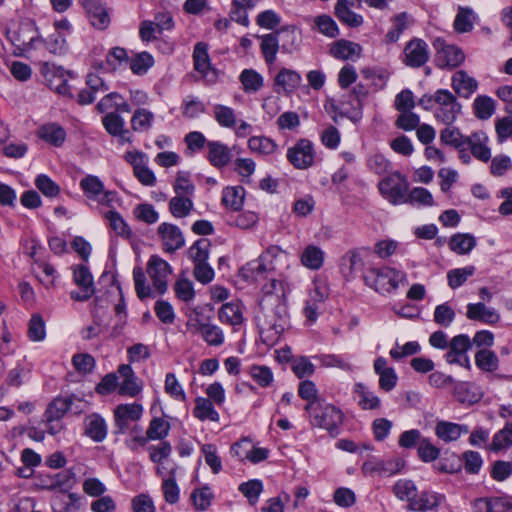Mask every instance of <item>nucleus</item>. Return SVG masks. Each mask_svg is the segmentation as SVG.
<instances>
[{
  "instance_id": "1",
  "label": "nucleus",
  "mask_w": 512,
  "mask_h": 512,
  "mask_svg": "<svg viewBox=\"0 0 512 512\" xmlns=\"http://www.w3.org/2000/svg\"><path fill=\"white\" fill-rule=\"evenodd\" d=\"M304 410L312 427L326 430L332 436L338 434L339 426L343 422V413L339 408L323 399L307 403Z\"/></svg>"
},
{
  "instance_id": "2",
  "label": "nucleus",
  "mask_w": 512,
  "mask_h": 512,
  "mask_svg": "<svg viewBox=\"0 0 512 512\" xmlns=\"http://www.w3.org/2000/svg\"><path fill=\"white\" fill-rule=\"evenodd\" d=\"M405 280V273L388 266L380 268L372 267L367 269L363 274L365 285L380 294H386L396 290L400 283Z\"/></svg>"
},
{
  "instance_id": "3",
  "label": "nucleus",
  "mask_w": 512,
  "mask_h": 512,
  "mask_svg": "<svg viewBox=\"0 0 512 512\" xmlns=\"http://www.w3.org/2000/svg\"><path fill=\"white\" fill-rule=\"evenodd\" d=\"M261 39L260 49L267 64H273L276 61L277 52L282 41L281 48L284 52H290L294 43V31L283 29L276 33L259 36Z\"/></svg>"
},
{
  "instance_id": "4",
  "label": "nucleus",
  "mask_w": 512,
  "mask_h": 512,
  "mask_svg": "<svg viewBox=\"0 0 512 512\" xmlns=\"http://www.w3.org/2000/svg\"><path fill=\"white\" fill-rule=\"evenodd\" d=\"M381 195L391 204L398 205L405 202L408 192V181L399 171L388 173L378 184Z\"/></svg>"
},
{
  "instance_id": "5",
  "label": "nucleus",
  "mask_w": 512,
  "mask_h": 512,
  "mask_svg": "<svg viewBox=\"0 0 512 512\" xmlns=\"http://www.w3.org/2000/svg\"><path fill=\"white\" fill-rule=\"evenodd\" d=\"M434 117L446 125H452L461 111V104L455 95L447 89L436 91Z\"/></svg>"
},
{
  "instance_id": "6",
  "label": "nucleus",
  "mask_w": 512,
  "mask_h": 512,
  "mask_svg": "<svg viewBox=\"0 0 512 512\" xmlns=\"http://www.w3.org/2000/svg\"><path fill=\"white\" fill-rule=\"evenodd\" d=\"M11 41L18 50L27 53L36 50L43 43V38L34 22L28 21L12 34Z\"/></svg>"
},
{
  "instance_id": "7",
  "label": "nucleus",
  "mask_w": 512,
  "mask_h": 512,
  "mask_svg": "<svg viewBox=\"0 0 512 512\" xmlns=\"http://www.w3.org/2000/svg\"><path fill=\"white\" fill-rule=\"evenodd\" d=\"M79 186L88 199L103 206H110L116 196L115 192L106 190L103 182L95 175L83 177Z\"/></svg>"
},
{
  "instance_id": "8",
  "label": "nucleus",
  "mask_w": 512,
  "mask_h": 512,
  "mask_svg": "<svg viewBox=\"0 0 512 512\" xmlns=\"http://www.w3.org/2000/svg\"><path fill=\"white\" fill-rule=\"evenodd\" d=\"M286 157L289 163L296 169H308L314 164V145L308 139H300L293 146L288 148Z\"/></svg>"
},
{
  "instance_id": "9",
  "label": "nucleus",
  "mask_w": 512,
  "mask_h": 512,
  "mask_svg": "<svg viewBox=\"0 0 512 512\" xmlns=\"http://www.w3.org/2000/svg\"><path fill=\"white\" fill-rule=\"evenodd\" d=\"M471 347L472 342L468 335H456L449 342L448 352L445 354V360L449 364H457L470 369L471 364L467 352Z\"/></svg>"
},
{
  "instance_id": "10",
  "label": "nucleus",
  "mask_w": 512,
  "mask_h": 512,
  "mask_svg": "<svg viewBox=\"0 0 512 512\" xmlns=\"http://www.w3.org/2000/svg\"><path fill=\"white\" fill-rule=\"evenodd\" d=\"M435 47L437 50L435 62L441 69H454L460 66L465 60L464 52L455 45L446 44L444 41L437 39L435 41Z\"/></svg>"
},
{
  "instance_id": "11",
  "label": "nucleus",
  "mask_w": 512,
  "mask_h": 512,
  "mask_svg": "<svg viewBox=\"0 0 512 512\" xmlns=\"http://www.w3.org/2000/svg\"><path fill=\"white\" fill-rule=\"evenodd\" d=\"M186 325L193 333L199 334L209 346L220 347L225 342L224 331L214 323L195 319L188 321Z\"/></svg>"
},
{
  "instance_id": "12",
  "label": "nucleus",
  "mask_w": 512,
  "mask_h": 512,
  "mask_svg": "<svg viewBox=\"0 0 512 512\" xmlns=\"http://www.w3.org/2000/svg\"><path fill=\"white\" fill-rule=\"evenodd\" d=\"M143 414V406L139 403L119 404L114 410L116 433L124 434L132 422H137Z\"/></svg>"
},
{
  "instance_id": "13",
  "label": "nucleus",
  "mask_w": 512,
  "mask_h": 512,
  "mask_svg": "<svg viewBox=\"0 0 512 512\" xmlns=\"http://www.w3.org/2000/svg\"><path fill=\"white\" fill-rule=\"evenodd\" d=\"M73 280L80 291H71L70 297L75 301H87L95 292L93 276L85 265H77L73 270Z\"/></svg>"
},
{
  "instance_id": "14",
  "label": "nucleus",
  "mask_w": 512,
  "mask_h": 512,
  "mask_svg": "<svg viewBox=\"0 0 512 512\" xmlns=\"http://www.w3.org/2000/svg\"><path fill=\"white\" fill-rule=\"evenodd\" d=\"M171 266L157 255L150 257L147 263V273L153 282L155 290L163 294L167 290V278L171 274Z\"/></svg>"
},
{
  "instance_id": "15",
  "label": "nucleus",
  "mask_w": 512,
  "mask_h": 512,
  "mask_svg": "<svg viewBox=\"0 0 512 512\" xmlns=\"http://www.w3.org/2000/svg\"><path fill=\"white\" fill-rule=\"evenodd\" d=\"M404 63L412 68L422 67L429 60L428 44L419 38L410 40L403 51Z\"/></svg>"
},
{
  "instance_id": "16",
  "label": "nucleus",
  "mask_w": 512,
  "mask_h": 512,
  "mask_svg": "<svg viewBox=\"0 0 512 512\" xmlns=\"http://www.w3.org/2000/svg\"><path fill=\"white\" fill-rule=\"evenodd\" d=\"M158 235L162 241L165 252L173 253L185 245L183 233L179 227L174 224L166 222L161 223L158 226Z\"/></svg>"
},
{
  "instance_id": "17",
  "label": "nucleus",
  "mask_w": 512,
  "mask_h": 512,
  "mask_svg": "<svg viewBox=\"0 0 512 512\" xmlns=\"http://www.w3.org/2000/svg\"><path fill=\"white\" fill-rule=\"evenodd\" d=\"M366 91L362 85L356 86L353 91L346 92L340 96L341 116L355 119L360 117L362 107L361 96H365Z\"/></svg>"
},
{
  "instance_id": "18",
  "label": "nucleus",
  "mask_w": 512,
  "mask_h": 512,
  "mask_svg": "<svg viewBox=\"0 0 512 512\" xmlns=\"http://www.w3.org/2000/svg\"><path fill=\"white\" fill-rule=\"evenodd\" d=\"M85 9L91 25L99 30L106 29L110 24V17L106 7L100 0H80Z\"/></svg>"
},
{
  "instance_id": "19",
  "label": "nucleus",
  "mask_w": 512,
  "mask_h": 512,
  "mask_svg": "<svg viewBox=\"0 0 512 512\" xmlns=\"http://www.w3.org/2000/svg\"><path fill=\"white\" fill-rule=\"evenodd\" d=\"M443 499L444 496L439 493L424 490L416 493L414 500L408 504L407 508L413 512L432 511L440 505Z\"/></svg>"
},
{
  "instance_id": "20",
  "label": "nucleus",
  "mask_w": 512,
  "mask_h": 512,
  "mask_svg": "<svg viewBox=\"0 0 512 512\" xmlns=\"http://www.w3.org/2000/svg\"><path fill=\"white\" fill-rule=\"evenodd\" d=\"M107 433V423L98 413H91L84 418V434L94 442H102Z\"/></svg>"
},
{
  "instance_id": "21",
  "label": "nucleus",
  "mask_w": 512,
  "mask_h": 512,
  "mask_svg": "<svg viewBox=\"0 0 512 512\" xmlns=\"http://www.w3.org/2000/svg\"><path fill=\"white\" fill-rule=\"evenodd\" d=\"M367 252V249L359 248L350 250L342 256L341 271L346 278H353L355 273L363 268Z\"/></svg>"
},
{
  "instance_id": "22",
  "label": "nucleus",
  "mask_w": 512,
  "mask_h": 512,
  "mask_svg": "<svg viewBox=\"0 0 512 512\" xmlns=\"http://www.w3.org/2000/svg\"><path fill=\"white\" fill-rule=\"evenodd\" d=\"M301 75L292 69L281 68L274 79V85L277 87L278 92H283L286 95L292 94L301 85Z\"/></svg>"
},
{
  "instance_id": "23",
  "label": "nucleus",
  "mask_w": 512,
  "mask_h": 512,
  "mask_svg": "<svg viewBox=\"0 0 512 512\" xmlns=\"http://www.w3.org/2000/svg\"><path fill=\"white\" fill-rule=\"evenodd\" d=\"M489 138L483 131H477L468 136L467 147L472 156L482 162L491 160V150L488 147Z\"/></svg>"
},
{
  "instance_id": "24",
  "label": "nucleus",
  "mask_w": 512,
  "mask_h": 512,
  "mask_svg": "<svg viewBox=\"0 0 512 512\" xmlns=\"http://www.w3.org/2000/svg\"><path fill=\"white\" fill-rule=\"evenodd\" d=\"M373 366L375 373L379 376V387L386 392L393 390L398 381L395 369L387 366V360L384 357L376 358Z\"/></svg>"
},
{
  "instance_id": "25",
  "label": "nucleus",
  "mask_w": 512,
  "mask_h": 512,
  "mask_svg": "<svg viewBox=\"0 0 512 512\" xmlns=\"http://www.w3.org/2000/svg\"><path fill=\"white\" fill-rule=\"evenodd\" d=\"M207 159L210 164L216 168H223L227 166L232 158L230 148L220 141L207 142Z\"/></svg>"
},
{
  "instance_id": "26",
  "label": "nucleus",
  "mask_w": 512,
  "mask_h": 512,
  "mask_svg": "<svg viewBox=\"0 0 512 512\" xmlns=\"http://www.w3.org/2000/svg\"><path fill=\"white\" fill-rule=\"evenodd\" d=\"M327 295L325 289L315 285L313 289L309 291L308 298L305 302L303 313L311 324L314 323L319 314V310L324 303Z\"/></svg>"
},
{
  "instance_id": "27",
  "label": "nucleus",
  "mask_w": 512,
  "mask_h": 512,
  "mask_svg": "<svg viewBox=\"0 0 512 512\" xmlns=\"http://www.w3.org/2000/svg\"><path fill=\"white\" fill-rule=\"evenodd\" d=\"M218 318L222 323L231 325L236 329L244 322L243 304L239 301L223 304L218 310Z\"/></svg>"
},
{
  "instance_id": "28",
  "label": "nucleus",
  "mask_w": 512,
  "mask_h": 512,
  "mask_svg": "<svg viewBox=\"0 0 512 512\" xmlns=\"http://www.w3.org/2000/svg\"><path fill=\"white\" fill-rule=\"evenodd\" d=\"M466 316L470 320L480 321L485 324H495L500 319V314L496 309L487 307L482 302L468 304Z\"/></svg>"
},
{
  "instance_id": "29",
  "label": "nucleus",
  "mask_w": 512,
  "mask_h": 512,
  "mask_svg": "<svg viewBox=\"0 0 512 512\" xmlns=\"http://www.w3.org/2000/svg\"><path fill=\"white\" fill-rule=\"evenodd\" d=\"M451 86L457 95L469 98L476 91L478 82L464 70H458L452 76Z\"/></svg>"
},
{
  "instance_id": "30",
  "label": "nucleus",
  "mask_w": 512,
  "mask_h": 512,
  "mask_svg": "<svg viewBox=\"0 0 512 512\" xmlns=\"http://www.w3.org/2000/svg\"><path fill=\"white\" fill-rule=\"evenodd\" d=\"M102 123L111 136L119 137L121 143L131 141L129 131L124 128L125 121L118 113H107L102 118Z\"/></svg>"
},
{
  "instance_id": "31",
  "label": "nucleus",
  "mask_w": 512,
  "mask_h": 512,
  "mask_svg": "<svg viewBox=\"0 0 512 512\" xmlns=\"http://www.w3.org/2000/svg\"><path fill=\"white\" fill-rule=\"evenodd\" d=\"M468 433V427L465 425L448 422V421H438L435 426V434L436 436L448 443L458 440L462 434Z\"/></svg>"
},
{
  "instance_id": "32",
  "label": "nucleus",
  "mask_w": 512,
  "mask_h": 512,
  "mask_svg": "<svg viewBox=\"0 0 512 512\" xmlns=\"http://www.w3.org/2000/svg\"><path fill=\"white\" fill-rule=\"evenodd\" d=\"M362 47L355 42L341 39L336 41L330 48L334 58L341 60H355L360 57Z\"/></svg>"
},
{
  "instance_id": "33",
  "label": "nucleus",
  "mask_w": 512,
  "mask_h": 512,
  "mask_svg": "<svg viewBox=\"0 0 512 512\" xmlns=\"http://www.w3.org/2000/svg\"><path fill=\"white\" fill-rule=\"evenodd\" d=\"M193 62L194 69L204 78H209L210 74L214 75V69L211 67L208 45L206 43H196L193 51Z\"/></svg>"
},
{
  "instance_id": "34",
  "label": "nucleus",
  "mask_w": 512,
  "mask_h": 512,
  "mask_svg": "<svg viewBox=\"0 0 512 512\" xmlns=\"http://www.w3.org/2000/svg\"><path fill=\"white\" fill-rule=\"evenodd\" d=\"M75 397H57L46 408L44 418L47 421H60L68 410L73 409Z\"/></svg>"
},
{
  "instance_id": "35",
  "label": "nucleus",
  "mask_w": 512,
  "mask_h": 512,
  "mask_svg": "<svg viewBox=\"0 0 512 512\" xmlns=\"http://www.w3.org/2000/svg\"><path fill=\"white\" fill-rule=\"evenodd\" d=\"M391 22V28L385 35V40L387 43L397 42L402 33L413 24V19L407 12H401L396 14L391 19Z\"/></svg>"
},
{
  "instance_id": "36",
  "label": "nucleus",
  "mask_w": 512,
  "mask_h": 512,
  "mask_svg": "<svg viewBox=\"0 0 512 512\" xmlns=\"http://www.w3.org/2000/svg\"><path fill=\"white\" fill-rule=\"evenodd\" d=\"M79 497L75 493L57 492L51 498V507L54 512H77Z\"/></svg>"
},
{
  "instance_id": "37",
  "label": "nucleus",
  "mask_w": 512,
  "mask_h": 512,
  "mask_svg": "<svg viewBox=\"0 0 512 512\" xmlns=\"http://www.w3.org/2000/svg\"><path fill=\"white\" fill-rule=\"evenodd\" d=\"M193 415L200 421L219 422V413L214 408V403L204 397H196Z\"/></svg>"
},
{
  "instance_id": "38",
  "label": "nucleus",
  "mask_w": 512,
  "mask_h": 512,
  "mask_svg": "<svg viewBox=\"0 0 512 512\" xmlns=\"http://www.w3.org/2000/svg\"><path fill=\"white\" fill-rule=\"evenodd\" d=\"M245 190L242 186H228L222 191V204L233 211L243 207Z\"/></svg>"
},
{
  "instance_id": "39",
  "label": "nucleus",
  "mask_w": 512,
  "mask_h": 512,
  "mask_svg": "<svg viewBox=\"0 0 512 512\" xmlns=\"http://www.w3.org/2000/svg\"><path fill=\"white\" fill-rule=\"evenodd\" d=\"M325 253L316 245H308L301 254V263L310 270H319L324 263Z\"/></svg>"
},
{
  "instance_id": "40",
  "label": "nucleus",
  "mask_w": 512,
  "mask_h": 512,
  "mask_svg": "<svg viewBox=\"0 0 512 512\" xmlns=\"http://www.w3.org/2000/svg\"><path fill=\"white\" fill-rule=\"evenodd\" d=\"M475 246L476 238L469 233H457L449 241V248L459 255L470 253Z\"/></svg>"
},
{
  "instance_id": "41",
  "label": "nucleus",
  "mask_w": 512,
  "mask_h": 512,
  "mask_svg": "<svg viewBox=\"0 0 512 512\" xmlns=\"http://www.w3.org/2000/svg\"><path fill=\"white\" fill-rule=\"evenodd\" d=\"M194 208L192 197L175 195L169 201V212L175 218H185L190 215Z\"/></svg>"
},
{
  "instance_id": "42",
  "label": "nucleus",
  "mask_w": 512,
  "mask_h": 512,
  "mask_svg": "<svg viewBox=\"0 0 512 512\" xmlns=\"http://www.w3.org/2000/svg\"><path fill=\"white\" fill-rule=\"evenodd\" d=\"M38 135L41 139L56 147L61 146L66 139L65 130L55 123L43 125L39 129Z\"/></svg>"
},
{
  "instance_id": "43",
  "label": "nucleus",
  "mask_w": 512,
  "mask_h": 512,
  "mask_svg": "<svg viewBox=\"0 0 512 512\" xmlns=\"http://www.w3.org/2000/svg\"><path fill=\"white\" fill-rule=\"evenodd\" d=\"M213 117L219 126L227 129L234 128L237 124L236 111L223 104L213 105Z\"/></svg>"
},
{
  "instance_id": "44",
  "label": "nucleus",
  "mask_w": 512,
  "mask_h": 512,
  "mask_svg": "<svg viewBox=\"0 0 512 512\" xmlns=\"http://www.w3.org/2000/svg\"><path fill=\"white\" fill-rule=\"evenodd\" d=\"M239 80L245 93H256L264 86V78L254 69H244Z\"/></svg>"
},
{
  "instance_id": "45",
  "label": "nucleus",
  "mask_w": 512,
  "mask_h": 512,
  "mask_svg": "<svg viewBox=\"0 0 512 512\" xmlns=\"http://www.w3.org/2000/svg\"><path fill=\"white\" fill-rule=\"evenodd\" d=\"M270 269H272V267H268L266 262L259 256L257 259L245 264L240 269V273L241 276L247 281H257L259 278H262L264 274Z\"/></svg>"
},
{
  "instance_id": "46",
  "label": "nucleus",
  "mask_w": 512,
  "mask_h": 512,
  "mask_svg": "<svg viewBox=\"0 0 512 512\" xmlns=\"http://www.w3.org/2000/svg\"><path fill=\"white\" fill-rule=\"evenodd\" d=\"M214 494L208 485H204L199 488H195L191 495L190 500L197 511H206L212 504Z\"/></svg>"
},
{
  "instance_id": "47",
  "label": "nucleus",
  "mask_w": 512,
  "mask_h": 512,
  "mask_svg": "<svg viewBox=\"0 0 512 512\" xmlns=\"http://www.w3.org/2000/svg\"><path fill=\"white\" fill-rule=\"evenodd\" d=\"M129 57L126 49L122 47H114L110 49L106 55V59L100 64V68L104 71H115L123 63H128Z\"/></svg>"
},
{
  "instance_id": "48",
  "label": "nucleus",
  "mask_w": 512,
  "mask_h": 512,
  "mask_svg": "<svg viewBox=\"0 0 512 512\" xmlns=\"http://www.w3.org/2000/svg\"><path fill=\"white\" fill-rule=\"evenodd\" d=\"M75 474L71 470H63L50 477L48 489L67 492L75 484Z\"/></svg>"
},
{
  "instance_id": "49",
  "label": "nucleus",
  "mask_w": 512,
  "mask_h": 512,
  "mask_svg": "<svg viewBox=\"0 0 512 512\" xmlns=\"http://www.w3.org/2000/svg\"><path fill=\"white\" fill-rule=\"evenodd\" d=\"M440 141L457 150L461 147H467L468 136H464L458 128L448 125L440 132Z\"/></svg>"
},
{
  "instance_id": "50",
  "label": "nucleus",
  "mask_w": 512,
  "mask_h": 512,
  "mask_svg": "<svg viewBox=\"0 0 512 512\" xmlns=\"http://www.w3.org/2000/svg\"><path fill=\"white\" fill-rule=\"evenodd\" d=\"M154 114L145 109L138 108L134 111V114L131 118V128L135 132H145L148 131L154 122Z\"/></svg>"
},
{
  "instance_id": "51",
  "label": "nucleus",
  "mask_w": 512,
  "mask_h": 512,
  "mask_svg": "<svg viewBox=\"0 0 512 512\" xmlns=\"http://www.w3.org/2000/svg\"><path fill=\"white\" fill-rule=\"evenodd\" d=\"M355 392L359 397L358 405L363 410L378 409L381 405L380 398L372 391L368 390L364 385L357 384Z\"/></svg>"
},
{
  "instance_id": "52",
  "label": "nucleus",
  "mask_w": 512,
  "mask_h": 512,
  "mask_svg": "<svg viewBox=\"0 0 512 512\" xmlns=\"http://www.w3.org/2000/svg\"><path fill=\"white\" fill-rule=\"evenodd\" d=\"M128 62L134 74L144 75L154 65V58L148 52H140L129 58Z\"/></svg>"
},
{
  "instance_id": "53",
  "label": "nucleus",
  "mask_w": 512,
  "mask_h": 512,
  "mask_svg": "<svg viewBox=\"0 0 512 512\" xmlns=\"http://www.w3.org/2000/svg\"><path fill=\"white\" fill-rule=\"evenodd\" d=\"M238 490L247 498L250 505L254 506L259 501L264 490L263 482L259 479H251L239 485Z\"/></svg>"
},
{
  "instance_id": "54",
  "label": "nucleus",
  "mask_w": 512,
  "mask_h": 512,
  "mask_svg": "<svg viewBox=\"0 0 512 512\" xmlns=\"http://www.w3.org/2000/svg\"><path fill=\"white\" fill-rule=\"evenodd\" d=\"M182 114L185 118L194 119L206 112L205 104L196 96H186L181 104Z\"/></svg>"
},
{
  "instance_id": "55",
  "label": "nucleus",
  "mask_w": 512,
  "mask_h": 512,
  "mask_svg": "<svg viewBox=\"0 0 512 512\" xmlns=\"http://www.w3.org/2000/svg\"><path fill=\"white\" fill-rule=\"evenodd\" d=\"M474 273L475 267L472 265L451 269L447 272L448 286L453 290L457 289L461 287L469 277L473 276Z\"/></svg>"
},
{
  "instance_id": "56",
  "label": "nucleus",
  "mask_w": 512,
  "mask_h": 512,
  "mask_svg": "<svg viewBox=\"0 0 512 512\" xmlns=\"http://www.w3.org/2000/svg\"><path fill=\"white\" fill-rule=\"evenodd\" d=\"M475 364L480 370L494 372L498 369L499 360L493 351L481 349L475 354Z\"/></svg>"
},
{
  "instance_id": "57",
  "label": "nucleus",
  "mask_w": 512,
  "mask_h": 512,
  "mask_svg": "<svg viewBox=\"0 0 512 512\" xmlns=\"http://www.w3.org/2000/svg\"><path fill=\"white\" fill-rule=\"evenodd\" d=\"M393 493L401 501H407L408 504L414 500L417 487L410 479H400L393 486Z\"/></svg>"
},
{
  "instance_id": "58",
  "label": "nucleus",
  "mask_w": 512,
  "mask_h": 512,
  "mask_svg": "<svg viewBox=\"0 0 512 512\" xmlns=\"http://www.w3.org/2000/svg\"><path fill=\"white\" fill-rule=\"evenodd\" d=\"M249 149L258 154L271 155L277 149V144L265 136H253L248 140Z\"/></svg>"
},
{
  "instance_id": "59",
  "label": "nucleus",
  "mask_w": 512,
  "mask_h": 512,
  "mask_svg": "<svg viewBox=\"0 0 512 512\" xmlns=\"http://www.w3.org/2000/svg\"><path fill=\"white\" fill-rule=\"evenodd\" d=\"M475 14L471 8L460 7L454 20V28L458 33L470 32L473 29Z\"/></svg>"
},
{
  "instance_id": "60",
  "label": "nucleus",
  "mask_w": 512,
  "mask_h": 512,
  "mask_svg": "<svg viewBox=\"0 0 512 512\" xmlns=\"http://www.w3.org/2000/svg\"><path fill=\"white\" fill-rule=\"evenodd\" d=\"M314 27L323 35L329 38H335L339 35L337 23L331 16L322 14L313 19Z\"/></svg>"
},
{
  "instance_id": "61",
  "label": "nucleus",
  "mask_w": 512,
  "mask_h": 512,
  "mask_svg": "<svg viewBox=\"0 0 512 512\" xmlns=\"http://www.w3.org/2000/svg\"><path fill=\"white\" fill-rule=\"evenodd\" d=\"M475 115L482 120L489 119L495 111V101L488 96L479 95L473 103Z\"/></svg>"
},
{
  "instance_id": "62",
  "label": "nucleus",
  "mask_w": 512,
  "mask_h": 512,
  "mask_svg": "<svg viewBox=\"0 0 512 512\" xmlns=\"http://www.w3.org/2000/svg\"><path fill=\"white\" fill-rule=\"evenodd\" d=\"M404 203L416 204L418 206H432L434 201L432 194L426 188L414 187L406 193Z\"/></svg>"
},
{
  "instance_id": "63",
  "label": "nucleus",
  "mask_w": 512,
  "mask_h": 512,
  "mask_svg": "<svg viewBox=\"0 0 512 512\" xmlns=\"http://www.w3.org/2000/svg\"><path fill=\"white\" fill-rule=\"evenodd\" d=\"M335 14L342 23L350 27H358L363 23V17L344 6L342 0L336 2Z\"/></svg>"
},
{
  "instance_id": "64",
  "label": "nucleus",
  "mask_w": 512,
  "mask_h": 512,
  "mask_svg": "<svg viewBox=\"0 0 512 512\" xmlns=\"http://www.w3.org/2000/svg\"><path fill=\"white\" fill-rule=\"evenodd\" d=\"M512 445V421L493 436L490 450L499 451Z\"/></svg>"
}]
</instances>
